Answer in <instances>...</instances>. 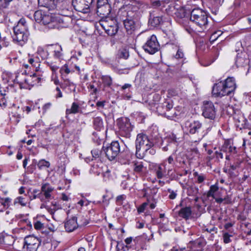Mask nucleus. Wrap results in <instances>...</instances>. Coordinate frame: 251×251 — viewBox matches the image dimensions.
Wrapping results in <instances>:
<instances>
[{
  "label": "nucleus",
  "instance_id": "nucleus-1",
  "mask_svg": "<svg viewBox=\"0 0 251 251\" xmlns=\"http://www.w3.org/2000/svg\"><path fill=\"white\" fill-rule=\"evenodd\" d=\"M139 7L135 5L128 4L121 7L118 15L123 22L124 27L128 34H132L138 25L135 19L138 15Z\"/></svg>",
  "mask_w": 251,
  "mask_h": 251
},
{
  "label": "nucleus",
  "instance_id": "nucleus-2",
  "mask_svg": "<svg viewBox=\"0 0 251 251\" xmlns=\"http://www.w3.org/2000/svg\"><path fill=\"white\" fill-rule=\"evenodd\" d=\"M236 88L233 77H228L225 80L215 83L212 88V94L215 97H223L233 95Z\"/></svg>",
  "mask_w": 251,
  "mask_h": 251
},
{
  "label": "nucleus",
  "instance_id": "nucleus-3",
  "mask_svg": "<svg viewBox=\"0 0 251 251\" xmlns=\"http://www.w3.org/2000/svg\"><path fill=\"white\" fill-rule=\"evenodd\" d=\"M184 128L189 134L196 139L195 142L201 140L206 134L202 123L199 120L185 122Z\"/></svg>",
  "mask_w": 251,
  "mask_h": 251
},
{
  "label": "nucleus",
  "instance_id": "nucleus-4",
  "mask_svg": "<svg viewBox=\"0 0 251 251\" xmlns=\"http://www.w3.org/2000/svg\"><path fill=\"white\" fill-rule=\"evenodd\" d=\"M40 80L41 78L35 74L32 75H25L22 73L16 76L14 82L19 85L21 89H30L32 86L39 83Z\"/></svg>",
  "mask_w": 251,
  "mask_h": 251
},
{
  "label": "nucleus",
  "instance_id": "nucleus-5",
  "mask_svg": "<svg viewBox=\"0 0 251 251\" xmlns=\"http://www.w3.org/2000/svg\"><path fill=\"white\" fill-rule=\"evenodd\" d=\"M190 20L202 29H205L208 24L207 14L200 8L192 10L190 15Z\"/></svg>",
  "mask_w": 251,
  "mask_h": 251
},
{
  "label": "nucleus",
  "instance_id": "nucleus-6",
  "mask_svg": "<svg viewBox=\"0 0 251 251\" xmlns=\"http://www.w3.org/2000/svg\"><path fill=\"white\" fill-rule=\"evenodd\" d=\"M117 125L119 135L126 138H130L134 126L131 125L129 119L126 118L119 119L117 120Z\"/></svg>",
  "mask_w": 251,
  "mask_h": 251
},
{
  "label": "nucleus",
  "instance_id": "nucleus-7",
  "mask_svg": "<svg viewBox=\"0 0 251 251\" xmlns=\"http://www.w3.org/2000/svg\"><path fill=\"white\" fill-rule=\"evenodd\" d=\"M99 23L106 33L110 36L115 35L118 32L119 27L117 21L111 17L100 20Z\"/></svg>",
  "mask_w": 251,
  "mask_h": 251
},
{
  "label": "nucleus",
  "instance_id": "nucleus-8",
  "mask_svg": "<svg viewBox=\"0 0 251 251\" xmlns=\"http://www.w3.org/2000/svg\"><path fill=\"white\" fill-rule=\"evenodd\" d=\"M103 152L106 157L110 161L115 160L117 159L120 153L121 147L118 141H113L106 147H102Z\"/></svg>",
  "mask_w": 251,
  "mask_h": 251
},
{
  "label": "nucleus",
  "instance_id": "nucleus-9",
  "mask_svg": "<svg viewBox=\"0 0 251 251\" xmlns=\"http://www.w3.org/2000/svg\"><path fill=\"white\" fill-rule=\"evenodd\" d=\"M13 41L18 45L23 46L27 41L29 33L28 29H20L13 27Z\"/></svg>",
  "mask_w": 251,
  "mask_h": 251
},
{
  "label": "nucleus",
  "instance_id": "nucleus-10",
  "mask_svg": "<svg viewBox=\"0 0 251 251\" xmlns=\"http://www.w3.org/2000/svg\"><path fill=\"white\" fill-rule=\"evenodd\" d=\"M40 244V240L33 236H26L24 241L23 251H37Z\"/></svg>",
  "mask_w": 251,
  "mask_h": 251
},
{
  "label": "nucleus",
  "instance_id": "nucleus-11",
  "mask_svg": "<svg viewBox=\"0 0 251 251\" xmlns=\"http://www.w3.org/2000/svg\"><path fill=\"white\" fill-rule=\"evenodd\" d=\"M144 50L150 54H153L159 49V44L155 35H152L148 39L143 46Z\"/></svg>",
  "mask_w": 251,
  "mask_h": 251
},
{
  "label": "nucleus",
  "instance_id": "nucleus-12",
  "mask_svg": "<svg viewBox=\"0 0 251 251\" xmlns=\"http://www.w3.org/2000/svg\"><path fill=\"white\" fill-rule=\"evenodd\" d=\"M41 190V194L40 195L42 197L43 202H49L54 198L53 192L55 189L49 183H42Z\"/></svg>",
  "mask_w": 251,
  "mask_h": 251
},
{
  "label": "nucleus",
  "instance_id": "nucleus-13",
  "mask_svg": "<svg viewBox=\"0 0 251 251\" xmlns=\"http://www.w3.org/2000/svg\"><path fill=\"white\" fill-rule=\"evenodd\" d=\"M202 109V116L207 119L214 120L216 117V109L212 102L210 101H203Z\"/></svg>",
  "mask_w": 251,
  "mask_h": 251
},
{
  "label": "nucleus",
  "instance_id": "nucleus-14",
  "mask_svg": "<svg viewBox=\"0 0 251 251\" xmlns=\"http://www.w3.org/2000/svg\"><path fill=\"white\" fill-rule=\"evenodd\" d=\"M93 1L94 0H73L72 4L76 11L87 13L89 12L90 6Z\"/></svg>",
  "mask_w": 251,
  "mask_h": 251
},
{
  "label": "nucleus",
  "instance_id": "nucleus-15",
  "mask_svg": "<svg viewBox=\"0 0 251 251\" xmlns=\"http://www.w3.org/2000/svg\"><path fill=\"white\" fill-rule=\"evenodd\" d=\"M171 169L167 170L166 163L163 161L162 163L156 164L154 169V173L155 176L159 179L167 178Z\"/></svg>",
  "mask_w": 251,
  "mask_h": 251
},
{
  "label": "nucleus",
  "instance_id": "nucleus-16",
  "mask_svg": "<svg viewBox=\"0 0 251 251\" xmlns=\"http://www.w3.org/2000/svg\"><path fill=\"white\" fill-rule=\"evenodd\" d=\"M236 52H238L236 55L235 64L237 67H244L248 66L249 65V59L248 54L243 50L235 49Z\"/></svg>",
  "mask_w": 251,
  "mask_h": 251
},
{
  "label": "nucleus",
  "instance_id": "nucleus-17",
  "mask_svg": "<svg viewBox=\"0 0 251 251\" xmlns=\"http://www.w3.org/2000/svg\"><path fill=\"white\" fill-rule=\"evenodd\" d=\"M148 137V136L146 134L143 133H139L137 135L136 139L135 140V154L137 158H142L144 157L143 155H141L140 153H138V152L141 150V148L143 146L145 141H146Z\"/></svg>",
  "mask_w": 251,
  "mask_h": 251
},
{
  "label": "nucleus",
  "instance_id": "nucleus-18",
  "mask_svg": "<svg viewBox=\"0 0 251 251\" xmlns=\"http://www.w3.org/2000/svg\"><path fill=\"white\" fill-rule=\"evenodd\" d=\"M132 156V154L128 150L122 151L121 149L117 158L118 161L122 164H127L130 161Z\"/></svg>",
  "mask_w": 251,
  "mask_h": 251
},
{
  "label": "nucleus",
  "instance_id": "nucleus-19",
  "mask_svg": "<svg viewBox=\"0 0 251 251\" xmlns=\"http://www.w3.org/2000/svg\"><path fill=\"white\" fill-rule=\"evenodd\" d=\"M64 227L66 231L71 232L74 231L78 227L77 224V218L74 216L67 219L64 224Z\"/></svg>",
  "mask_w": 251,
  "mask_h": 251
},
{
  "label": "nucleus",
  "instance_id": "nucleus-20",
  "mask_svg": "<svg viewBox=\"0 0 251 251\" xmlns=\"http://www.w3.org/2000/svg\"><path fill=\"white\" fill-rule=\"evenodd\" d=\"M111 11L110 4H106L103 6L97 7V14L100 18V20H103L105 18L109 17L108 15Z\"/></svg>",
  "mask_w": 251,
  "mask_h": 251
},
{
  "label": "nucleus",
  "instance_id": "nucleus-21",
  "mask_svg": "<svg viewBox=\"0 0 251 251\" xmlns=\"http://www.w3.org/2000/svg\"><path fill=\"white\" fill-rule=\"evenodd\" d=\"M205 244L201 239H198L189 243L191 251H201Z\"/></svg>",
  "mask_w": 251,
  "mask_h": 251
},
{
  "label": "nucleus",
  "instance_id": "nucleus-22",
  "mask_svg": "<svg viewBox=\"0 0 251 251\" xmlns=\"http://www.w3.org/2000/svg\"><path fill=\"white\" fill-rule=\"evenodd\" d=\"M40 6L47 8L49 10H52L56 7L57 0H38Z\"/></svg>",
  "mask_w": 251,
  "mask_h": 251
},
{
  "label": "nucleus",
  "instance_id": "nucleus-23",
  "mask_svg": "<svg viewBox=\"0 0 251 251\" xmlns=\"http://www.w3.org/2000/svg\"><path fill=\"white\" fill-rule=\"evenodd\" d=\"M133 163L134 173L140 176H142L146 170V167L144 166V163L142 161H135Z\"/></svg>",
  "mask_w": 251,
  "mask_h": 251
},
{
  "label": "nucleus",
  "instance_id": "nucleus-24",
  "mask_svg": "<svg viewBox=\"0 0 251 251\" xmlns=\"http://www.w3.org/2000/svg\"><path fill=\"white\" fill-rule=\"evenodd\" d=\"M236 147L232 146V144L230 140H227L225 141L224 144L222 146L220 150L226 153L236 152Z\"/></svg>",
  "mask_w": 251,
  "mask_h": 251
},
{
  "label": "nucleus",
  "instance_id": "nucleus-25",
  "mask_svg": "<svg viewBox=\"0 0 251 251\" xmlns=\"http://www.w3.org/2000/svg\"><path fill=\"white\" fill-rule=\"evenodd\" d=\"M161 140V139L158 136H155L153 138L148 137L142 148L144 150H145V149L148 148V147H154Z\"/></svg>",
  "mask_w": 251,
  "mask_h": 251
},
{
  "label": "nucleus",
  "instance_id": "nucleus-26",
  "mask_svg": "<svg viewBox=\"0 0 251 251\" xmlns=\"http://www.w3.org/2000/svg\"><path fill=\"white\" fill-rule=\"evenodd\" d=\"M59 27L64 28L69 26L72 21L70 17L59 15Z\"/></svg>",
  "mask_w": 251,
  "mask_h": 251
},
{
  "label": "nucleus",
  "instance_id": "nucleus-27",
  "mask_svg": "<svg viewBox=\"0 0 251 251\" xmlns=\"http://www.w3.org/2000/svg\"><path fill=\"white\" fill-rule=\"evenodd\" d=\"M53 50V56L54 58L58 59H60L63 55L62 52V48L61 46L58 44L51 45Z\"/></svg>",
  "mask_w": 251,
  "mask_h": 251
},
{
  "label": "nucleus",
  "instance_id": "nucleus-28",
  "mask_svg": "<svg viewBox=\"0 0 251 251\" xmlns=\"http://www.w3.org/2000/svg\"><path fill=\"white\" fill-rule=\"evenodd\" d=\"M93 124L94 128L98 131H100L104 129L102 119L100 117H94Z\"/></svg>",
  "mask_w": 251,
  "mask_h": 251
},
{
  "label": "nucleus",
  "instance_id": "nucleus-29",
  "mask_svg": "<svg viewBox=\"0 0 251 251\" xmlns=\"http://www.w3.org/2000/svg\"><path fill=\"white\" fill-rule=\"evenodd\" d=\"M28 203V199L25 197L18 196L16 197L13 201V205L14 206L21 205L24 207L26 206Z\"/></svg>",
  "mask_w": 251,
  "mask_h": 251
},
{
  "label": "nucleus",
  "instance_id": "nucleus-30",
  "mask_svg": "<svg viewBox=\"0 0 251 251\" xmlns=\"http://www.w3.org/2000/svg\"><path fill=\"white\" fill-rule=\"evenodd\" d=\"M192 210L190 207H185L180 209L178 212L179 217L185 219H188L191 216Z\"/></svg>",
  "mask_w": 251,
  "mask_h": 251
},
{
  "label": "nucleus",
  "instance_id": "nucleus-31",
  "mask_svg": "<svg viewBox=\"0 0 251 251\" xmlns=\"http://www.w3.org/2000/svg\"><path fill=\"white\" fill-rule=\"evenodd\" d=\"M166 18L163 16L154 17L152 19H150L149 23L153 27H156L165 22Z\"/></svg>",
  "mask_w": 251,
  "mask_h": 251
},
{
  "label": "nucleus",
  "instance_id": "nucleus-32",
  "mask_svg": "<svg viewBox=\"0 0 251 251\" xmlns=\"http://www.w3.org/2000/svg\"><path fill=\"white\" fill-rule=\"evenodd\" d=\"M201 230L203 233L210 234L211 237L217 233V228L213 225L204 226L202 227Z\"/></svg>",
  "mask_w": 251,
  "mask_h": 251
},
{
  "label": "nucleus",
  "instance_id": "nucleus-33",
  "mask_svg": "<svg viewBox=\"0 0 251 251\" xmlns=\"http://www.w3.org/2000/svg\"><path fill=\"white\" fill-rule=\"evenodd\" d=\"M164 33L165 34L164 38L168 40V41L167 42V44L170 42L171 44H174L176 40V37L173 31L171 30H166L164 31Z\"/></svg>",
  "mask_w": 251,
  "mask_h": 251
},
{
  "label": "nucleus",
  "instance_id": "nucleus-34",
  "mask_svg": "<svg viewBox=\"0 0 251 251\" xmlns=\"http://www.w3.org/2000/svg\"><path fill=\"white\" fill-rule=\"evenodd\" d=\"M79 110L80 107L79 105L77 103L74 102L72 104L71 108L66 109V114H76L79 113Z\"/></svg>",
  "mask_w": 251,
  "mask_h": 251
},
{
  "label": "nucleus",
  "instance_id": "nucleus-35",
  "mask_svg": "<svg viewBox=\"0 0 251 251\" xmlns=\"http://www.w3.org/2000/svg\"><path fill=\"white\" fill-rule=\"evenodd\" d=\"M59 15H55L54 14L52 18L51 19V21L50 23V25H49V28H57L59 29Z\"/></svg>",
  "mask_w": 251,
  "mask_h": 251
},
{
  "label": "nucleus",
  "instance_id": "nucleus-36",
  "mask_svg": "<svg viewBox=\"0 0 251 251\" xmlns=\"http://www.w3.org/2000/svg\"><path fill=\"white\" fill-rule=\"evenodd\" d=\"M54 14H46L44 13L43 17H42V20L41 23H42L44 25H48V27L50 25V23L51 21V19Z\"/></svg>",
  "mask_w": 251,
  "mask_h": 251
},
{
  "label": "nucleus",
  "instance_id": "nucleus-37",
  "mask_svg": "<svg viewBox=\"0 0 251 251\" xmlns=\"http://www.w3.org/2000/svg\"><path fill=\"white\" fill-rule=\"evenodd\" d=\"M169 1L168 0H156L151 2V5L153 8H158L159 7H165L166 3H168Z\"/></svg>",
  "mask_w": 251,
  "mask_h": 251
},
{
  "label": "nucleus",
  "instance_id": "nucleus-38",
  "mask_svg": "<svg viewBox=\"0 0 251 251\" xmlns=\"http://www.w3.org/2000/svg\"><path fill=\"white\" fill-rule=\"evenodd\" d=\"M0 200L1 205H2L4 208L6 209L9 208L12 202V199L11 198L9 197L0 198Z\"/></svg>",
  "mask_w": 251,
  "mask_h": 251
},
{
  "label": "nucleus",
  "instance_id": "nucleus-39",
  "mask_svg": "<svg viewBox=\"0 0 251 251\" xmlns=\"http://www.w3.org/2000/svg\"><path fill=\"white\" fill-rule=\"evenodd\" d=\"M102 171L101 167L98 164H94L92 165L91 168L90 170V172L91 174H93L95 175H99Z\"/></svg>",
  "mask_w": 251,
  "mask_h": 251
},
{
  "label": "nucleus",
  "instance_id": "nucleus-40",
  "mask_svg": "<svg viewBox=\"0 0 251 251\" xmlns=\"http://www.w3.org/2000/svg\"><path fill=\"white\" fill-rule=\"evenodd\" d=\"M34 227L36 230H39L42 233L46 232V227L45 224L42 223L40 221H36L34 223Z\"/></svg>",
  "mask_w": 251,
  "mask_h": 251
},
{
  "label": "nucleus",
  "instance_id": "nucleus-41",
  "mask_svg": "<svg viewBox=\"0 0 251 251\" xmlns=\"http://www.w3.org/2000/svg\"><path fill=\"white\" fill-rule=\"evenodd\" d=\"M219 187L217 184L212 185L210 187V189L207 192V196L215 198V193L218 190Z\"/></svg>",
  "mask_w": 251,
  "mask_h": 251
},
{
  "label": "nucleus",
  "instance_id": "nucleus-42",
  "mask_svg": "<svg viewBox=\"0 0 251 251\" xmlns=\"http://www.w3.org/2000/svg\"><path fill=\"white\" fill-rule=\"evenodd\" d=\"M28 62L33 67L35 68L36 71H38L39 70L40 65L38 58L35 59L31 57L28 59Z\"/></svg>",
  "mask_w": 251,
  "mask_h": 251
},
{
  "label": "nucleus",
  "instance_id": "nucleus-43",
  "mask_svg": "<svg viewBox=\"0 0 251 251\" xmlns=\"http://www.w3.org/2000/svg\"><path fill=\"white\" fill-rule=\"evenodd\" d=\"M164 108L167 111H170L173 107V103L172 101H165L162 103V106L157 107V110L159 111L161 108Z\"/></svg>",
  "mask_w": 251,
  "mask_h": 251
},
{
  "label": "nucleus",
  "instance_id": "nucleus-44",
  "mask_svg": "<svg viewBox=\"0 0 251 251\" xmlns=\"http://www.w3.org/2000/svg\"><path fill=\"white\" fill-rule=\"evenodd\" d=\"M193 175L197 177V182L198 183H202L206 178V176L203 174H199L197 172H194Z\"/></svg>",
  "mask_w": 251,
  "mask_h": 251
},
{
  "label": "nucleus",
  "instance_id": "nucleus-45",
  "mask_svg": "<svg viewBox=\"0 0 251 251\" xmlns=\"http://www.w3.org/2000/svg\"><path fill=\"white\" fill-rule=\"evenodd\" d=\"M199 193V189L194 186H190L187 189V195L188 196H195Z\"/></svg>",
  "mask_w": 251,
  "mask_h": 251
},
{
  "label": "nucleus",
  "instance_id": "nucleus-46",
  "mask_svg": "<svg viewBox=\"0 0 251 251\" xmlns=\"http://www.w3.org/2000/svg\"><path fill=\"white\" fill-rule=\"evenodd\" d=\"M50 166V163L45 159H41L39 160L37 164V167L40 170H42L45 168H49Z\"/></svg>",
  "mask_w": 251,
  "mask_h": 251
},
{
  "label": "nucleus",
  "instance_id": "nucleus-47",
  "mask_svg": "<svg viewBox=\"0 0 251 251\" xmlns=\"http://www.w3.org/2000/svg\"><path fill=\"white\" fill-rule=\"evenodd\" d=\"M101 79L105 86L110 87L112 83V78L108 75H103Z\"/></svg>",
  "mask_w": 251,
  "mask_h": 251
},
{
  "label": "nucleus",
  "instance_id": "nucleus-48",
  "mask_svg": "<svg viewBox=\"0 0 251 251\" xmlns=\"http://www.w3.org/2000/svg\"><path fill=\"white\" fill-rule=\"evenodd\" d=\"M77 218L78 226H86L88 223L87 219L84 216L79 215Z\"/></svg>",
  "mask_w": 251,
  "mask_h": 251
},
{
  "label": "nucleus",
  "instance_id": "nucleus-49",
  "mask_svg": "<svg viewBox=\"0 0 251 251\" xmlns=\"http://www.w3.org/2000/svg\"><path fill=\"white\" fill-rule=\"evenodd\" d=\"M103 150L99 149H94L91 151V153L93 158L97 159H99L102 154Z\"/></svg>",
  "mask_w": 251,
  "mask_h": 251
},
{
  "label": "nucleus",
  "instance_id": "nucleus-50",
  "mask_svg": "<svg viewBox=\"0 0 251 251\" xmlns=\"http://www.w3.org/2000/svg\"><path fill=\"white\" fill-rule=\"evenodd\" d=\"M92 140L94 143L98 145H100L102 142V139L100 138L99 133L97 132H94L92 134Z\"/></svg>",
  "mask_w": 251,
  "mask_h": 251
},
{
  "label": "nucleus",
  "instance_id": "nucleus-51",
  "mask_svg": "<svg viewBox=\"0 0 251 251\" xmlns=\"http://www.w3.org/2000/svg\"><path fill=\"white\" fill-rule=\"evenodd\" d=\"M13 27L17 28H19L20 29H23V28L28 29L25 20L23 18L21 19L19 21L17 25L16 26H14Z\"/></svg>",
  "mask_w": 251,
  "mask_h": 251
},
{
  "label": "nucleus",
  "instance_id": "nucleus-52",
  "mask_svg": "<svg viewBox=\"0 0 251 251\" xmlns=\"http://www.w3.org/2000/svg\"><path fill=\"white\" fill-rule=\"evenodd\" d=\"M44 12H42L41 10H37L34 14V17L36 22L41 23L42 17H43Z\"/></svg>",
  "mask_w": 251,
  "mask_h": 251
},
{
  "label": "nucleus",
  "instance_id": "nucleus-53",
  "mask_svg": "<svg viewBox=\"0 0 251 251\" xmlns=\"http://www.w3.org/2000/svg\"><path fill=\"white\" fill-rule=\"evenodd\" d=\"M65 86H68L71 87V89H72L73 91H75V84L71 82L69 79H66L64 80V84H62L60 85V87L62 89H64Z\"/></svg>",
  "mask_w": 251,
  "mask_h": 251
},
{
  "label": "nucleus",
  "instance_id": "nucleus-54",
  "mask_svg": "<svg viewBox=\"0 0 251 251\" xmlns=\"http://www.w3.org/2000/svg\"><path fill=\"white\" fill-rule=\"evenodd\" d=\"M118 55L120 58L127 59L129 56L128 50L126 49H122L118 51Z\"/></svg>",
  "mask_w": 251,
  "mask_h": 251
},
{
  "label": "nucleus",
  "instance_id": "nucleus-55",
  "mask_svg": "<svg viewBox=\"0 0 251 251\" xmlns=\"http://www.w3.org/2000/svg\"><path fill=\"white\" fill-rule=\"evenodd\" d=\"M223 32L221 31H217L214 32L211 35L209 40L211 43L214 42L217 39H218L222 34Z\"/></svg>",
  "mask_w": 251,
  "mask_h": 251
},
{
  "label": "nucleus",
  "instance_id": "nucleus-56",
  "mask_svg": "<svg viewBox=\"0 0 251 251\" xmlns=\"http://www.w3.org/2000/svg\"><path fill=\"white\" fill-rule=\"evenodd\" d=\"M179 138L176 136L174 133H171L167 138L168 141L171 143H177L179 142Z\"/></svg>",
  "mask_w": 251,
  "mask_h": 251
},
{
  "label": "nucleus",
  "instance_id": "nucleus-57",
  "mask_svg": "<svg viewBox=\"0 0 251 251\" xmlns=\"http://www.w3.org/2000/svg\"><path fill=\"white\" fill-rule=\"evenodd\" d=\"M156 153V150L154 149L153 147H148V148L144 150V154L146 155H153Z\"/></svg>",
  "mask_w": 251,
  "mask_h": 251
},
{
  "label": "nucleus",
  "instance_id": "nucleus-58",
  "mask_svg": "<svg viewBox=\"0 0 251 251\" xmlns=\"http://www.w3.org/2000/svg\"><path fill=\"white\" fill-rule=\"evenodd\" d=\"M149 194H150V198L152 197V200L154 201L155 199L154 198V196L157 193L158 188L155 187H153L151 188H149Z\"/></svg>",
  "mask_w": 251,
  "mask_h": 251
},
{
  "label": "nucleus",
  "instance_id": "nucleus-59",
  "mask_svg": "<svg viewBox=\"0 0 251 251\" xmlns=\"http://www.w3.org/2000/svg\"><path fill=\"white\" fill-rule=\"evenodd\" d=\"M60 73L61 74V75H63L64 74L68 75L70 73V70L68 68V66L65 64L60 69Z\"/></svg>",
  "mask_w": 251,
  "mask_h": 251
},
{
  "label": "nucleus",
  "instance_id": "nucleus-60",
  "mask_svg": "<svg viewBox=\"0 0 251 251\" xmlns=\"http://www.w3.org/2000/svg\"><path fill=\"white\" fill-rule=\"evenodd\" d=\"M149 202H146L143 203L140 206H139L137 208V212L138 213H142L145 210L146 207L148 205Z\"/></svg>",
  "mask_w": 251,
  "mask_h": 251
},
{
  "label": "nucleus",
  "instance_id": "nucleus-61",
  "mask_svg": "<svg viewBox=\"0 0 251 251\" xmlns=\"http://www.w3.org/2000/svg\"><path fill=\"white\" fill-rule=\"evenodd\" d=\"M214 154L215 158H216L218 160L224 158L223 152L220 149L219 151H214Z\"/></svg>",
  "mask_w": 251,
  "mask_h": 251
},
{
  "label": "nucleus",
  "instance_id": "nucleus-62",
  "mask_svg": "<svg viewBox=\"0 0 251 251\" xmlns=\"http://www.w3.org/2000/svg\"><path fill=\"white\" fill-rule=\"evenodd\" d=\"M126 196L124 195H119L116 198V203L118 205H122L123 201L126 199Z\"/></svg>",
  "mask_w": 251,
  "mask_h": 251
},
{
  "label": "nucleus",
  "instance_id": "nucleus-63",
  "mask_svg": "<svg viewBox=\"0 0 251 251\" xmlns=\"http://www.w3.org/2000/svg\"><path fill=\"white\" fill-rule=\"evenodd\" d=\"M168 192L170 193L169 196V199L174 200L176 198L177 196V191H174L171 189H168Z\"/></svg>",
  "mask_w": 251,
  "mask_h": 251
},
{
  "label": "nucleus",
  "instance_id": "nucleus-64",
  "mask_svg": "<svg viewBox=\"0 0 251 251\" xmlns=\"http://www.w3.org/2000/svg\"><path fill=\"white\" fill-rule=\"evenodd\" d=\"M231 236L229 235L228 233L226 232L223 234V240L224 242L226 244L230 243L231 240L230 239V237Z\"/></svg>",
  "mask_w": 251,
  "mask_h": 251
}]
</instances>
